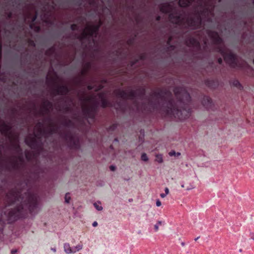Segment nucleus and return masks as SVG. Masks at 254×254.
Returning <instances> with one entry per match:
<instances>
[{
	"instance_id": "1",
	"label": "nucleus",
	"mask_w": 254,
	"mask_h": 254,
	"mask_svg": "<svg viewBox=\"0 0 254 254\" xmlns=\"http://www.w3.org/2000/svg\"><path fill=\"white\" fill-rule=\"evenodd\" d=\"M29 180H19L17 187L5 193L4 201L6 206L16 204V206L4 212L0 217V232L2 231L5 219L8 223H12L19 218H24L28 214L37 212L38 194L29 188Z\"/></svg>"
},
{
	"instance_id": "2",
	"label": "nucleus",
	"mask_w": 254,
	"mask_h": 254,
	"mask_svg": "<svg viewBox=\"0 0 254 254\" xmlns=\"http://www.w3.org/2000/svg\"><path fill=\"white\" fill-rule=\"evenodd\" d=\"M174 92L177 101L173 98L172 92L168 89L158 88L151 94L156 100L149 99L148 105L152 110H158L159 100L166 102V106L163 107L162 111L167 116L174 117L183 120L188 118L191 113V97L187 90L182 87H176Z\"/></svg>"
},
{
	"instance_id": "3",
	"label": "nucleus",
	"mask_w": 254,
	"mask_h": 254,
	"mask_svg": "<svg viewBox=\"0 0 254 254\" xmlns=\"http://www.w3.org/2000/svg\"><path fill=\"white\" fill-rule=\"evenodd\" d=\"M159 8L162 13L169 14V18L173 23L184 30H197L201 27L202 20L199 14H197L194 16L186 17L180 12H172V6L167 2L161 4Z\"/></svg>"
},
{
	"instance_id": "4",
	"label": "nucleus",
	"mask_w": 254,
	"mask_h": 254,
	"mask_svg": "<svg viewBox=\"0 0 254 254\" xmlns=\"http://www.w3.org/2000/svg\"><path fill=\"white\" fill-rule=\"evenodd\" d=\"M218 51L223 57L226 63L231 68L249 71L250 73L249 75H253L254 73V69L245 61H240L239 60L238 56L236 54L222 47L218 48Z\"/></svg>"
},
{
	"instance_id": "5",
	"label": "nucleus",
	"mask_w": 254,
	"mask_h": 254,
	"mask_svg": "<svg viewBox=\"0 0 254 254\" xmlns=\"http://www.w3.org/2000/svg\"><path fill=\"white\" fill-rule=\"evenodd\" d=\"M64 137L71 149H77L80 147L79 140L71 131H67L64 133Z\"/></svg>"
},
{
	"instance_id": "6",
	"label": "nucleus",
	"mask_w": 254,
	"mask_h": 254,
	"mask_svg": "<svg viewBox=\"0 0 254 254\" xmlns=\"http://www.w3.org/2000/svg\"><path fill=\"white\" fill-rule=\"evenodd\" d=\"M82 112L86 118L94 121L98 112L97 103H94L91 106L84 105L82 107Z\"/></svg>"
},
{
	"instance_id": "7",
	"label": "nucleus",
	"mask_w": 254,
	"mask_h": 254,
	"mask_svg": "<svg viewBox=\"0 0 254 254\" xmlns=\"http://www.w3.org/2000/svg\"><path fill=\"white\" fill-rule=\"evenodd\" d=\"M26 144L32 149L41 150L43 147V143L40 138L35 134L34 136H29L25 139Z\"/></svg>"
},
{
	"instance_id": "8",
	"label": "nucleus",
	"mask_w": 254,
	"mask_h": 254,
	"mask_svg": "<svg viewBox=\"0 0 254 254\" xmlns=\"http://www.w3.org/2000/svg\"><path fill=\"white\" fill-rule=\"evenodd\" d=\"M116 95L123 99H130L134 100L137 97V92L136 90H130L128 92L126 91L118 89L116 91Z\"/></svg>"
},
{
	"instance_id": "9",
	"label": "nucleus",
	"mask_w": 254,
	"mask_h": 254,
	"mask_svg": "<svg viewBox=\"0 0 254 254\" xmlns=\"http://www.w3.org/2000/svg\"><path fill=\"white\" fill-rule=\"evenodd\" d=\"M2 167L7 171L13 173L18 171L20 169L21 164L17 160H10L8 163L3 165Z\"/></svg>"
},
{
	"instance_id": "10",
	"label": "nucleus",
	"mask_w": 254,
	"mask_h": 254,
	"mask_svg": "<svg viewBox=\"0 0 254 254\" xmlns=\"http://www.w3.org/2000/svg\"><path fill=\"white\" fill-rule=\"evenodd\" d=\"M12 127L10 125L6 124L5 122L3 121L0 125V131L1 133L7 137L9 139H12V135L11 134Z\"/></svg>"
},
{
	"instance_id": "11",
	"label": "nucleus",
	"mask_w": 254,
	"mask_h": 254,
	"mask_svg": "<svg viewBox=\"0 0 254 254\" xmlns=\"http://www.w3.org/2000/svg\"><path fill=\"white\" fill-rule=\"evenodd\" d=\"M71 90V89L66 85H57L54 89L55 95H66Z\"/></svg>"
},
{
	"instance_id": "12",
	"label": "nucleus",
	"mask_w": 254,
	"mask_h": 254,
	"mask_svg": "<svg viewBox=\"0 0 254 254\" xmlns=\"http://www.w3.org/2000/svg\"><path fill=\"white\" fill-rule=\"evenodd\" d=\"M207 34L215 44H220L222 43V39L220 37L217 32L209 30L207 31Z\"/></svg>"
},
{
	"instance_id": "13",
	"label": "nucleus",
	"mask_w": 254,
	"mask_h": 254,
	"mask_svg": "<svg viewBox=\"0 0 254 254\" xmlns=\"http://www.w3.org/2000/svg\"><path fill=\"white\" fill-rule=\"evenodd\" d=\"M186 43L187 45L190 47H199L200 46V44L198 40L191 36H190L186 39Z\"/></svg>"
},
{
	"instance_id": "14",
	"label": "nucleus",
	"mask_w": 254,
	"mask_h": 254,
	"mask_svg": "<svg viewBox=\"0 0 254 254\" xmlns=\"http://www.w3.org/2000/svg\"><path fill=\"white\" fill-rule=\"evenodd\" d=\"M47 120L50 122L49 128L47 131V133L52 135L57 133L59 129L58 126L52 122V119L50 118H48Z\"/></svg>"
},
{
	"instance_id": "15",
	"label": "nucleus",
	"mask_w": 254,
	"mask_h": 254,
	"mask_svg": "<svg viewBox=\"0 0 254 254\" xmlns=\"http://www.w3.org/2000/svg\"><path fill=\"white\" fill-rule=\"evenodd\" d=\"M99 97L101 99V106L103 108H105L107 107H112V103L106 98L104 97L103 93L99 94Z\"/></svg>"
},
{
	"instance_id": "16",
	"label": "nucleus",
	"mask_w": 254,
	"mask_h": 254,
	"mask_svg": "<svg viewBox=\"0 0 254 254\" xmlns=\"http://www.w3.org/2000/svg\"><path fill=\"white\" fill-rule=\"evenodd\" d=\"M202 104L206 109H209L212 106V99L208 96H204L202 100Z\"/></svg>"
},
{
	"instance_id": "17",
	"label": "nucleus",
	"mask_w": 254,
	"mask_h": 254,
	"mask_svg": "<svg viewBox=\"0 0 254 254\" xmlns=\"http://www.w3.org/2000/svg\"><path fill=\"white\" fill-rule=\"evenodd\" d=\"M43 107L45 112L49 113L50 111V110L53 108V105L52 102L48 100H46L43 102Z\"/></svg>"
},
{
	"instance_id": "18",
	"label": "nucleus",
	"mask_w": 254,
	"mask_h": 254,
	"mask_svg": "<svg viewBox=\"0 0 254 254\" xmlns=\"http://www.w3.org/2000/svg\"><path fill=\"white\" fill-rule=\"evenodd\" d=\"M91 67V63L90 62L86 63L83 66V69L81 70L80 72L81 75L82 76H85L88 71Z\"/></svg>"
},
{
	"instance_id": "19",
	"label": "nucleus",
	"mask_w": 254,
	"mask_h": 254,
	"mask_svg": "<svg viewBox=\"0 0 254 254\" xmlns=\"http://www.w3.org/2000/svg\"><path fill=\"white\" fill-rule=\"evenodd\" d=\"M137 97L140 99H142L145 95L146 89L144 87H139L136 89Z\"/></svg>"
},
{
	"instance_id": "20",
	"label": "nucleus",
	"mask_w": 254,
	"mask_h": 254,
	"mask_svg": "<svg viewBox=\"0 0 254 254\" xmlns=\"http://www.w3.org/2000/svg\"><path fill=\"white\" fill-rule=\"evenodd\" d=\"M192 2V0H179V5L182 7H187L190 5Z\"/></svg>"
},
{
	"instance_id": "21",
	"label": "nucleus",
	"mask_w": 254,
	"mask_h": 254,
	"mask_svg": "<svg viewBox=\"0 0 254 254\" xmlns=\"http://www.w3.org/2000/svg\"><path fill=\"white\" fill-rule=\"evenodd\" d=\"M64 251L66 254H71L73 253H75V251H74V249H72L70 246L69 244L65 243L64 246Z\"/></svg>"
},
{
	"instance_id": "22",
	"label": "nucleus",
	"mask_w": 254,
	"mask_h": 254,
	"mask_svg": "<svg viewBox=\"0 0 254 254\" xmlns=\"http://www.w3.org/2000/svg\"><path fill=\"white\" fill-rule=\"evenodd\" d=\"M86 29L87 30L86 32L89 38L92 37H97L96 36V32L92 29L90 26H87Z\"/></svg>"
},
{
	"instance_id": "23",
	"label": "nucleus",
	"mask_w": 254,
	"mask_h": 254,
	"mask_svg": "<svg viewBox=\"0 0 254 254\" xmlns=\"http://www.w3.org/2000/svg\"><path fill=\"white\" fill-rule=\"evenodd\" d=\"M230 84L232 86L236 87L238 89L242 90L243 89V86L242 85V84L240 83V82L238 80L235 79V80L232 81L230 82Z\"/></svg>"
},
{
	"instance_id": "24",
	"label": "nucleus",
	"mask_w": 254,
	"mask_h": 254,
	"mask_svg": "<svg viewBox=\"0 0 254 254\" xmlns=\"http://www.w3.org/2000/svg\"><path fill=\"white\" fill-rule=\"evenodd\" d=\"M206 85L211 88H214L216 85L215 82L213 80L207 79L205 80Z\"/></svg>"
},
{
	"instance_id": "25",
	"label": "nucleus",
	"mask_w": 254,
	"mask_h": 254,
	"mask_svg": "<svg viewBox=\"0 0 254 254\" xmlns=\"http://www.w3.org/2000/svg\"><path fill=\"white\" fill-rule=\"evenodd\" d=\"M102 23L101 20L99 21V23L96 25H92L90 26L92 29L96 32V36H97L99 29L102 25Z\"/></svg>"
},
{
	"instance_id": "26",
	"label": "nucleus",
	"mask_w": 254,
	"mask_h": 254,
	"mask_svg": "<svg viewBox=\"0 0 254 254\" xmlns=\"http://www.w3.org/2000/svg\"><path fill=\"white\" fill-rule=\"evenodd\" d=\"M78 39L81 41H82L84 40L89 39V38L88 36L86 31L84 30L81 35L78 36Z\"/></svg>"
},
{
	"instance_id": "27",
	"label": "nucleus",
	"mask_w": 254,
	"mask_h": 254,
	"mask_svg": "<svg viewBox=\"0 0 254 254\" xmlns=\"http://www.w3.org/2000/svg\"><path fill=\"white\" fill-rule=\"evenodd\" d=\"M55 52V48L54 46L51 47L47 49L45 52V55L48 56H51Z\"/></svg>"
},
{
	"instance_id": "28",
	"label": "nucleus",
	"mask_w": 254,
	"mask_h": 254,
	"mask_svg": "<svg viewBox=\"0 0 254 254\" xmlns=\"http://www.w3.org/2000/svg\"><path fill=\"white\" fill-rule=\"evenodd\" d=\"M38 16L37 12H36L35 14L32 16L31 19V23L30 24V27L31 29H33L34 26V22L36 20Z\"/></svg>"
},
{
	"instance_id": "29",
	"label": "nucleus",
	"mask_w": 254,
	"mask_h": 254,
	"mask_svg": "<svg viewBox=\"0 0 254 254\" xmlns=\"http://www.w3.org/2000/svg\"><path fill=\"white\" fill-rule=\"evenodd\" d=\"M118 126V124L114 123L111 125L108 128V131H113L116 130Z\"/></svg>"
},
{
	"instance_id": "30",
	"label": "nucleus",
	"mask_w": 254,
	"mask_h": 254,
	"mask_svg": "<svg viewBox=\"0 0 254 254\" xmlns=\"http://www.w3.org/2000/svg\"><path fill=\"white\" fill-rule=\"evenodd\" d=\"M13 148L17 152L22 154V149L19 144H15L13 145Z\"/></svg>"
},
{
	"instance_id": "31",
	"label": "nucleus",
	"mask_w": 254,
	"mask_h": 254,
	"mask_svg": "<svg viewBox=\"0 0 254 254\" xmlns=\"http://www.w3.org/2000/svg\"><path fill=\"white\" fill-rule=\"evenodd\" d=\"M156 161H157L159 163H161L163 162V160L162 158V156L161 155L157 154L156 155Z\"/></svg>"
},
{
	"instance_id": "32",
	"label": "nucleus",
	"mask_w": 254,
	"mask_h": 254,
	"mask_svg": "<svg viewBox=\"0 0 254 254\" xmlns=\"http://www.w3.org/2000/svg\"><path fill=\"white\" fill-rule=\"evenodd\" d=\"M65 202L67 203H68L69 202V201L70 200V196L69 195V193H66L64 197Z\"/></svg>"
},
{
	"instance_id": "33",
	"label": "nucleus",
	"mask_w": 254,
	"mask_h": 254,
	"mask_svg": "<svg viewBox=\"0 0 254 254\" xmlns=\"http://www.w3.org/2000/svg\"><path fill=\"white\" fill-rule=\"evenodd\" d=\"M141 159L142 161H147L148 160L147 154L145 153H143L142 154L141 156Z\"/></svg>"
},
{
	"instance_id": "34",
	"label": "nucleus",
	"mask_w": 254,
	"mask_h": 254,
	"mask_svg": "<svg viewBox=\"0 0 254 254\" xmlns=\"http://www.w3.org/2000/svg\"><path fill=\"white\" fill-rule=\"evenodd\" d=\"M72 124V121L70 120H66L64 122V124L66 127H69Z\"/></svg>"
},
{
	"instance_id": "35",
	"label": "nucleus",
	"mask_w": 254,
	"mask_h": 254,
	"mask_svg": "<svg viewBox=\"0 0 254 254\" xmlns=\"http://www.w3.org/2000/svg\"><path fill=\"white\" fill-rule=\"evenodd\" d=\"M70 29L72 31H75L78 29V25L76 24H72L70 25Z\"/></svg>"
},
{
	"instance_id": "36",
	"label": "nucleus",
	"mask_w": 254,
	"mask_h": 254,
	"mask_svg": "<svg viewBox=\"0 0 254 254\" xmlns=\"http://www.w3.org/2000/svg\"><path fill=\"white\" fill-rule=\"evenodd\" d=\"M28 43L29 46H31L32 47H35V46H36L35 42L31 39H28Z\"/></svg>"
},
{
	"instance_id": "37",
	"label": "nucleus",
	"mask_w": 254,
	"mask_h": 254,
	"mask_svg": "<svg viewBox=\"0 0 254 254\" xmlns=\"http://www.w3.org/2000/svg\"><path fill=\"white\" fill-rule=\"evenodd\" d=\"M173 39V38L172 36H170L167 41V44L170 46L171 48H174V47L172 45H171V42Z\"/></svg>"
},
{
	"instance_id": "38",
	"label": "nucleus",
	"mask_w": 254,
	"mask_h": 254,
	"mask_svg": "<svg viewBox=\"0 0 254 254\" xmlns=\"http://www.w3.org/2000/svg\"><path fill=\"white\" fill-rule=\"evenodd\" d=\"M94 206L96 208V209L98 211H101L103 209L102 206L99 205L97 204V203H94Z\"/></svg>"
},
{
	"instance_id": "39",
	"label": "nucleus",
	"mask_w": 254,
	"mask_h": 254,
	"mask_svg": "<svg viewBox=\"0 0 254 254\" xmlns=\"http://www.w3.org/2000/svg\"><path fill=\"white\" fill-rule=\"evenodd\" d=\"M37 126H38L40 127L39 129V132H40V133H41L42 132H46V131H45V130H43L41 128V126H42V124L41 123H40V122L38 123V124H37Z\"/></svg>"
},
{
	"instance_id": "40",
	"label": "nucleus",
	"mask_w": 254,
	"mask_h": 254,
	"mask_svg": "<svg viewBox=\"0 0 254 254\" xmlns=\"http://www.w3.org/2000/svg\"><path fill=\"white\" fill-rule=\"evenodd\" d=\"M82 249V245H78L75 247V250L74 249V251H75V252L76 251H78L80 250H81Z\"/></svg>"
},
{
	"instance_id": "41",
	"label": "nucleus",
	"mask_w": 254,
	"mask_h": 254,
	"mask_svg": "<svg viewBox=\"0 0 254 254\" xmlns=\"http://www.w3.org/2000/svg\"><path fill=\"white\" fill-rule=\"evenodd\" d=\"M25 157L28 161H30L31 160V155L29 152H27L25 153Z\"/></svg>"
},
{
	"instance_id": "42",
	"label": "nucleus",
	"mask_w": 254,
	"mask_h": 254,
	"mask_svg": "<svg viewBox=\"0 0 254 254\" xmlns=\"http://www.w3.org/2000/svg\"><path fill=\"white\" fill-rule=\"evenodd\" d=\"M34 28L35 31L36 32H39L40 31V30H41L40 27L39 26H35L34 25L33 28Z\"/></svg>"
},
{
	"instance_id": "43",
	"label": "nucleus",
	"mask_w": 254,
	"mask_h": 254,
	"mask_svg": "<svg viewBox=\"0 0 254 254\" xmlns=\"http://www.w3.org/2000/svg\"><path fill=\"white\" fill-rule=\"evenodd\" d=\"M133 43V39H129L127 41V44L128 45H131Z\"/></svg>"
},
{
	"instance_id": "44",
	"label": "nucleus",
	"mask_w": 254,
	"mask_h": 254,
	"mask_svg": "<svg viewBox=\"0 0 254 254\" xmlns=\"http://www.w3.org/2000/svg\"><path fill=\"white\" fill-rule=\"evenodd\" d=\"M19 161L21 162V164H22L23 163V158L22 155H20L17 157Z\"/></svg>"
},
{
	"instance_id": "45",
	"label": "nucleus",
	"mask_w": 254,
	"mask_h": 254,
	"mask_svg": "<svg viewBox=\"0 0 254 254\" xmlns=\"http://www.w3.org/2000/svg\"><path fill=\"white\" fill-rule=\"evenodd\" d=\"M4 192L3 187L0 184V195Z\"/></svg>"
},
{
	"instance_id": "46",
	"label": "nucleus",
	"mask_w": 254,
	"mask_h": 254,
	"mask_svg": "<svg viewBox=\"0 0 254 254\" xmlns=\"http://www.w3.org/2000/svg\"><path fill=\"white\" fill-rule=\"evenodd\" d=\"M7 16L8 18H9V19L11 18L12 16V13L11 12H9L7 14Z\"/></svg>"
},
{
	"instance_id": "47",
	"label": "nucleus",
	"mask_w": 254,
	"mask_h": 254,
	"mask_svg": "<svg viewBox=\"0 0 254 254\" xmlns=\"http://www.w3.org/2000/svg\"><path fill=\"white\" fill-rule=\"evenodd\" d=\"M145 58V55L144 54H142L140 55V59L141 60H144Z\"/></svg>"
},
{
	"instance_id": "48",
	"label": "nucleus",
	"mask_w": 254,
	"mask_h": 254,
	"mask_svg": "<svg viewBox=\"0 0 254 254\" xmlns=\"http://www.w3.org/2000/svg\"><path fill=\"white\" fill-rule=\"evenodd\" d=\"M218 63L219 64H221L223 63V59L221 58H219L218 59Z\"/></svg>"
},
{
	"instance_id": "49",
	"label": "nucleus",
	"mask_w": 254,
	"mask_h": 254,
	"mask_svg": "<svg viewBox=\"0 0 254 254\" xmlns=\"http://www.w3.org/2000/svg\"><path fill=\"white\" fill-rule=\"evenodd\" d=\"M110 169L112 171H114L116 170V167L113 165L110 166Z\"/></svg>"
},
{
	"instance_id": "50",
	"label": "nucleus",
	"mask_w": 254,
	"mask_h": 254,
	"mask_svg": "<svg viewBox=\"0 0 254 254\" xmlns=\"http://www.w3.org/2000/svg\"><path fill=\"white\" fill-rule=\"evenodd\" d=\"M64 110L65 111V112H68L69 111V110H70V108L68 106H65L64 108Z\"/></svg>"
},
{
	"instance_id": "51",
	"label": "nucleus",
	"mask_w": 254,
	"mask_h": 254,
	"mask_svg": "<svg viewBox=\"0 0 254 254\" xmlns=\"http://www.w3.org/2000/svg\"><path fill=\"white\" fill-rule=\"evenodd\" d=\"M93 88H94V86L91 85H89L87 86V89L89 90H92L93 89Z\"/></svg>"
},
{
	"instance_id": "52",
	"label": "nucleus",
	"mask_w": 254,
	"mask_h": 254,
	"mask_svg": "<svg viewBox=\"0 0 254 254\" xmlns=\"http://www.w3.org/2000/svg\"><path fill=\"white\" fill-rule=\"evenodd\" d=\"M156 204L157 206H160L161 205V202L159 200H157L156 201Z\"/></svg>"
},
{
	"instance_id": "53",
	"label": "nucleus",
	"mask_w": 254,
	"mask_h": 254,
	"mask_svg": "<svg viewBox=\"0 0 254 254\" xmlns=\"http://www.w3.org/2000/svg\"><path fill=\"white\" fill-rule=\"evenodd\" d=\"M154 229L155 231H157L159 229V226L158 224H156L154 225Z\"/></svg>"
},
{
	"instance_id": "54",
	"label": "nucleus",
	"mask_w": 254,
	"mask_h": 254,
	"mask_svg": "<svg viewBox=\"0 0 254 254\" xmlns=\"http://www.w3.org/2000/svg\"><path fill=\"white\" fill-rule=\"evenodd\" d=\"M81 4H82V1H81V0H77V1H76V4H77V5L80 6V5H81Z\"/></svg>"
},
{
	"instance_id": "55",
	"label": "nucleus",
	"mask_w": 254,
	"mask_h": 254,
	"mask_svg": "<svg viewBox=\"0 0 254 254\" xmlns=\"http://www.w3.org/2000/svg\"><path fill=\"white\" fill-rule=\"evenodd\" d=\"M165 192L166 194H168L169 193V190L168 188H165Z\"/></svg>"
},
{
	"instance_id": "56",
	"label": "nucleus",
	"mask_w": 254,
	"mask_h": 254,
	"mask_svg": "<svg viewBox=\"0 0 254 254\" xmlns=\"http://www.w3.org/2000/svg\"><path fill=\"white\" fill-rule=\"evenodd\" d=\"M208 9L207 8H206L204 9V10H203L202 11H201V14L208 12Z\"/></svg>"
},
{
	"instance_id": "57",
	"label": "nucleus",
	"mask_w": 254,
	"mask_h": 254,
	"mask_svg": "<svg viewBox=\"0 0 254 254\" xmlns=\"http://www.w3.org/2000/svg\"><path fill=\"white\" fill-rule=\"evenodd\" d=\"M176 154V152L174 151H171L169 153V155L170 156H173V155H175Z\"/></svg>"
},
{
	"instance_id": "58",
	"label": "nucleus",
	"mask_w": 254,
	"mask_h": 254,
	"mask_svg": "<svg viewBox=\"0 0 254 254\" xmlns=\"http://www.w3.org/2000/svg\"><path fill=\"white\" fill-rule=\"evenodd\" d=\"M98 225V223L96 222V221H94L93 223H92V226L93 227H96Z\"/></svg>"
},
{
	"instance_id": "59",
	"label": "nucleus",
	"mask_w": 254,
	"mask_h": 254,
	"mask_svg": "<svg viewBox=\"0 0 254 254\" xmlns=\"http://www.w3.org/2000/svg\"><path fill=\"white\" fill-rule=\"evenodd\" d=\"M161 20V16H157L156 17V20L157 21H159Z\"/></svg>"
},
{
	"instance_id": "60",
	"label": "nucleus",
	"mask_w": 254,
	"mask_h": 254,
	"mask_svg": "<svg viewBox=\"0 0 254 254\" xmlns=\"http://www.w3.org/2000/svg\"><path fill=\"white\" fill-rule=\"evenodd\" d=\"M167 194H166L165 193H161L160 194V196L162 197V198H164L166 196Z\"/></svg>"
},
{
	"instance_id": "61",
	"label": "nucleus",
	"mask_w": 254,
	"mask_h": 254,
	"mask_svg": "<svg viewBox=\"0 0 254 254\" xmlns=\"http://www.w3.org/2000/svg\"><path fill=\"white\" fill-rule=\"evenodd\" d=\"M16 109L15 108H13L12 109V111H11V112H12V115H14L15 112H16Z\"/></svg>"
},
{
	"instance_id": "62",
	"label": "nucleus",
	"mask_w": 254,
	"mask_h": 254,
	"mask_svg": "<svg viewBox=\"0 0 254 254\" xmlns=\"http://www.w3.org/2000/svg\"><path fill=\"white\" fill-rule=\"evenodd\" d=\"M91 100V97H87L86 99H85V101H89Z\"/></svg>"
},
{
	"instance_id": "63",
	"label": "nucleus",
	"mask_w": 254,
	"mask_h": 254,
	"mask_svg": "<svg viewBox=\"0 0 254 254\" xmlns=\"http://www.w3.org/2000/svg\"><path fill=\"white\" fill-rule=\"evenodd\" d=\"M17 252V250H13L11 251V253L12 254H15V253Z\"/></svg>"
},
{
	"instance_id": "64",
	"label": "nucleus",
	"mask_w": 254,
	"mask_h": 254,
	"mask_svg": "<svg viewBox=\"0 0 254 254\" xmlns=\"http://www.w3.org/2000/svg\"><path fill=\"white\" fill-rule=\"evenodd\" d=\"M163 222L161 221H158V222L157 223V224H158V226L159 225H161L162 224Z\"/></svg>"
}]
</instances>
